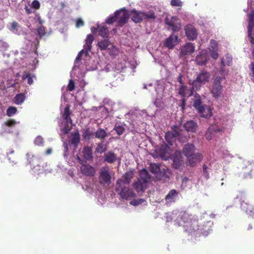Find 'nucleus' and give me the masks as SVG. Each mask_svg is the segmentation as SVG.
<instances>
[{
	"label": "nucleus",
	"instance_id": "1",
	"mask_svg": "<svg viewBox=\"0 0 254 254\" xmlns=\"http://www.w3.org/2000/svg\"><path fill=\"white\" fill-rule=\"evenodd\" d=\"M123 180L120 179L117 181L116 190L121 196L122 199H128V198L135 196V193L131 189L126 187L123 184Z\"/></svg>",
	"mask_w": 254,
	"mask_h": 254
},
{
	"label": "nucleus",
	"instance_id": "2",
	"mask_svg": "<svg viewBox=\"0 0 254 254\" xmlns=\"http://www.w3.org/2000/svg\"><path fill=\"white\" fill-rule=\"evenodd\" d=\"M210 77V74L209 72L203 70L199 72L195 79L190 80L189 84L195 87L196 90H199L202 85H204L209 81Z\"/></svg>",
	"mask_w": 254,
	"mask_h": 254
},
{
	"label": "nucleus",
	"instance_id": "3",
	"mask_svg": "<svg viewBox=\"0 0 254 254\" xmlns=\"http://www.w3.org/2000/svg\"><path fill=\"white\" fill-rule=\"evenodd\" d=\"M149 169L150 172L154 174L156 178L159 179L168 177L167 175L168 169L167 167L165 166L162 167L160 164L150 163Z\"/></svg>",
	"mask_w": 254,
	"mask_h": 254
},
{
	"label": "nucleus",
	"instance_id": "4",
	"mask_svg": "<svg viewBox=\"0 0 254 254\" xmlns=\"http://www.w3.org/2000/svg\"><path fill=\"white\" fill-rule=\"evenodd\" d=\"M99 182L103 186H108L111 183V175L107 167L101 168L99 176Z\"/></svg>",
	"mask_w": 254,
	"mask_h": 254
},
{
	"label": "nucleus",
	"instance_id": "5",
	"mask_svg": "<svg viewBox=\"0 0 254 254\" xmlns=\"http://www.w3.org/2000/svg\"><path fill=\"white\" fill-rule=\"evenodd\" d=\"M177 16H173L170 18L167 17L165 19V23L169 27L168 29L173 32H178L182 28L181 23Z\"/></svg>",
	"mask_w": 254,
	"mask_h": 254
},
{
	"label": "nucleus",
	"instance_id": "6",
	"mask_svg": "<svg viewBox=\"0 0 254 254\" xmlns=\"http://www.w3.org/2000/svg\"><path fill=\"white\" fill-rule=\"evenodd\" d=\"M225 79V76H216L214 78L211 89V93L214 96L218 97L221 94L222 92V86L221 82L222 80Z\"/></svg>",
	"mask_w": 254,
	"mask_h": 254
},
{
	"label": "nucleus",
	"instance_id": "7",
	"mask_svg": "<svg viewBox=\"0 0 254 254\" xmlns=\"http://www.w3.org/2000/svg\"><path fill=\"white\" fill-rule=\"evenodd\" d=\"M115 12L117 15L118 25L122 27L128 21L129 17L128 11L125 8H122L116 11Z\"/></svg>",
	"mask_w": 254,
	"mask_h": 254
},
{
	"label": "nucleus",
	"instance_id": "8",
	"mask_svg": "<svg viewBox=\"0 0 254 254\" xmlns=\"http://www.w3.org/2000/svg\"><path fill=\"white\" fill-rule=\"evenodd\" d=\"M195 46L191 43H187L181 49L180 57H183L191 54L194 52Z\"/></svg>",
	"mask_w": 254,
	"mask_h": 254
},
{
	"label": "nucleus",
	"instance_id": "9",
	"mask_svg": "<svg viewBox=\"0 0 254 254\" xmlns=\"http://www.w3.org/2000/svg\"><path fill=\"white\" fill-rule=\"evenodd\" d=\"M186 36L190 40H193L197 36L196 28L191 24H188L185 28Z\"/></svg>",
	"mask_w": 254,
	"mask_h": 254
},
{
	"label": "nucleus",
	"instance_id": "10",
	"mask_svg": "<svg viewBox=\"0 0 254 254\" xmlns=\"http://www.w3.org/2000/svg\"><path fill=\"white\" fill-rule=\"evenodd\" d=\"M209 60V56L206 50H202L196 56L195 61L197 64L199 65H204Z\"/></svg>",
	"mask_w": 254,
	"mask_h": 254
},
{
	"label": "nucleus",
	"instance_id": "11",
	"mask_svg": "<svg viewBox=\"0 0 254 254\" xmlns=\"http://www.w3.org/2000/svg\"><path fill=\"white\" fill-rule=\"evenodd\" d=\"M194 90H196V87L193 85L190 88L186 85H182L179 88L178 93L183 97H189L193 94Z\"/></svg>",
	"mask_w": 254,
	"mask_h": 254
},
{
	"label": "nucleus",
	"instance_id": "12",
	"mask_svg": "<svg viewBox=\"0 0 254 254\" xmlns=\"http://www.w3.org/2000/svg\"><path fill=\"white\" fill-rule=\"evenodd\" d=\"M203 158V155L200 153H196L187 158V161L190 166L194 167L197 163L200 162Z\"/></svg>",
	"mask_w": 254,
	"mask_h": 254
},
{
	"label": "nucleus",
	"instance_id": "13",
	"mask_svg": "<svg viewBox=\"0 0 254 254\" xmlns=\"http://www.w3.org/2000/svg\"><path fill=\"white\" fill-rule=\"evenodd\" d=\"M81 173L86 176L92 177L95 174V169L89 164H83L80 167Z\"/></svg>",
	"mask_w": 254,
	"mask_h": 254
},
{
	"label": "nucleus",
	"instance_id": "14",
	"mask_svg": "<svg viewBox=\"0 0 254 254\" xmlns=\"http://www.w3.org/2000/svg\"><path fill=\"white\" fill-rule=\"evenodd\" d=\"M254 27V10H252L249 14V22L248 26V36L251 38L252 41L254 39L252 37L253 29Z\"/></svg>",
	"mask_w": 254,
	"mask_h": 254
},
{
	"label": "nucleus",
	"instance_id": "15",
	"mask_svg": "<svg viewBox=\"0 0 254 254\" xmlns=\"http://www.w3.org/2000/svg\"><path fill=\"white\" fill-rule=\"evenodd\" d=\"M178 37L173 34L166 40L164 45L169 49H172L178 43Z\"/></svg>",
	"mask_w": 254,
	"mask_h": 254
},
{
	"label": "nucleus",
	"instance_id": "16",
	"mask_svg": "<svg viewBox=\"0 0 254 254\" xmlns=\"http://www.w3.org/2000/svg\"><path fill=\"white\" fill-rule=\"evenodd\" d=\"M129 14L131 20L135 23H139L143 21L142 11H138L133 9L130 11Z\"/></svg>",
	"mask_w": 254,
	"mask_h": 254
},
{
	"label": "nucleus",
	"instance_id": "17",
	"mask_svg": "<svg viewBox=\"0 0 254 254\" xmlns=\"http://www.w3.org/2000/svg\"><path fill=\"white\" fill-rule=\"evenodd\" d=\"M196 148L193 144L188 143L185 145L182 152L187 158L194 153Z\"/></svg>",
	"mask_w": 254,
	"mask_h": 254
},
{
	"label": "nucleus",
	"instance_id": "18",
	"mask_svg": "<svg viewBox=\"0 0 254 254\" xmlns=\"http://www.w3.org/2000/svg\"><path fill=\"white\" fill-rule=\"evenodd\" d=\"M241 208L247 213L251 214L252 213L254 214V208L253 206L251 205L246 199L243 200L241 202Z\"/></svg>",
	"mask_w": 254,
	"mask_h": 254
},
{
	"label": "nucleus",
	"instance_id": "19",
	"mask_svg": "<svg viewBox=\"0 0 254 254\" xmlns=\"http://www.w3.org/2000/svg\"><path fill=\"white\" fill-rule=\"evenodd\" d=\"M185 129L188 132H195L198 127L197 123L193 120L187 121L184 125Z\"/></svg>",
	"mask_w": 254,
	"mask_h": 254
},
{
	"label": "nucleus",
	"instance_id": "20",
	"mask_svg": "<svg viewBox=\"0 0 254 254\" xmlns=\"http://www.w3.org/2000/svg\"><path fill=\"white\" fill-rule=\"evenodd\" d=\"M132 187L137 192H143L147 188V184L141 180L137 179L133 182Z\"/></svg>",
	"mask_w": 254,
	"mask_h": 254
},
{
	"label": "nucleus",
	"instance_id": "21",
	"mask_svg": "<svg viewBox=\"0 0 254 254\" xmlns=\"http://www.w3.org/2000/svg\"><path fill=\"white\" fill-rule=\"evenodd\" d=\"M104 161L108 163H113L117 160V156L113 152L110 151L104 153Z\"/></svg>",
	"mask_w": 254,
	"mask_h": 254
},
{
	"label": "nucleus",
	"instance_id": "22",
	"mask_svg": "<svg viewBox=\"0 0 254 254\" xmlns=\"http://www.w3.org/2000/svg\"><path fill=\"white\" fill-rule=\"evenodd\" d=\"M94 132L93 130L90 127H87L82 130V136L83 139L85 141H89L91 139L94 138Z\"/></svg>",
	"mask_w": 254,
	"mask_h": 254
},
{
	"label": "nucleus",
	"instance_id": "23",
	"mask_svg": "<svg viewBox=\"0 0 254 254\" xmlns=\"http://www.w3.org/2000/svg\"><path fill=\"white\" fill-rule=\"evenodd\" d=\"M198 112L201 115V117L205 118H209L212 116L211 109L205 105H203Z\"/></svg>",
	"mask_w": 254,
	"mask_h": 254
},
{
	"label": "nucleus",
	"instance_id": "24",
	"mask_svg": "<svg viewBox=\"0 0 254 254\" xmlns=\"http://www.w3.org/2000/svg\"><path fill=\"white\" fill-rule=\"evenodd\" d=\"M178 195V192L176 190H171L166 196L165 200L167 203L175 202Z\"/></svg>",
	"mask_w": 254,
	"mask_h": 254
},
{
	"label": "nucleus",
	"instance_id": "25",
	"mask_svg": "<svg viewBox=\"0 0 254 254\" xmlns=\"http://www.w3.org/2000/svg\"><path fill=\"white\" fill-rule=\"evenodd\" d=\"M94 40V38L92 34H89L87 35L85 40V45L84 46L86 54H87L88 52L91 51L92 43Z\"/></svg>",
	"mask_w": 254,
	"mask_h": 254
},
{
	"label": "nucleus",
	"instance_id": "26",
	"mask_svg": "<svg viewBox=\"0 0 254 254\" xmlns=\"http://www.w3.org/2000/svg\"><path fill=\"white\" fill-rule=\"evenodd\" d=\"M107 136V133L106 131L102 128H98L95 132H94V137L98 139H104Z\"/></svg>",
	"mask_w": 254,
	"mask_h": 254
},
{
	"label": "nucleus",
	"instance_id": "27",
	"mask_svg": "<svg viewBox=\"0 0 254 254\" xmlns=\"http://www.w3.org/2000/svg\"><path fill=\"white\" fill-rule=\"evenodd\" d=\"M143 20L150 21L154 20L156 17L155 12L153 10H149L147 12L142 11Z\"/></svg>",
	"mask_w": 254,
	"mask_h": 254
},
{
	"label": "nucleus",
	"instance_id": "28",
	"mask_svg": "<svg viewBox=\"0 0 254 254\" xmlns=\"http://www.w3.org/2000/svg\"><path fill=\"white\" fill-rule=\"evenodd\" d=\"M83 156L86 160H90L93 158L92 150L88 146L84 147L82 150Z\"/></svg>",
	"mask_w": 254,
	"mask_h": 254
},
{
	"label": "nucleus",
	"instance_id": "29",
	"mask_svg": "<svg viewBox=\"0 0 254 254\" xmlns=\"http://www.w3.org/2000/svg\"><path fill=\"white\" fill-rule=\"evenodd\" d=\"M159 153L162 158L168 157L170 153V148L166 144H163L159 149Z\"/></svg>",
	"mask_w": 254,
	"mask_h": 254
},
{
	"label": "nucleus",
	"instance_id": "30",
	"mask_svg": "<svg viewBox=\"0 0 254 254\" xmlns=\"http://www.w3.org/2000/svg\"><path fill=\"white\" fill-rule=\"evenodd\" d=\"M80 141V135L78 131L75 132L71 134V138L69 141L70 144L73 145L74 147H77Z\"/></svg>",
	"mask_w": 254,
	"mask_h": 254
},
{
	"label": "nucleus",
	"instance_id": "31",
	"mask_svg": "<svg viewBox=\"0 0 254 254\" xmlns=\"http://www.w3.org/2000/svg\"><path fill=\"white\" fill-rule=\"evenodd\" d=\"M232 61V59L230 57L228 56H226L225 57V59L222 58L221 59V65H220V71L221 73H224L225 72V70L224 69V66L226 64L228 65H230V64L231 63Z\"/></svg>",
	"mask_w": 254,
	"mask_h": 254
},
{
	"label": "nucleus",
	"instance_id": "32",
	"mask_svg": "<svg viewBox=\"0 0 254 254\" xmlns=\"http://www.w3.org/2000/svg\"><path fill=\"white\" fill-rule=\"evenodd\" d=\"M139 176L140 178L138 179L141 180L144 183L146 184L150 179V177L149 175L148 172L145 169H143L140 171Z\"/></svg>",
	"mask_w": 254,
	"mask_h": 254
},
{
	"label": "nucleus",
	"instance_id": "33",
	"mask_svg": "<svg viewBox=\"0 0 254 254\" xmlns=\"http://www.w3.org/2000/svg\"><path fill=\"white\" fill-rule=\"evenodd\" d=\"M133 176L134 173L132 171H130L126 173L123 176V177L124 178V180H123V184H125V185H126V184H129L131 179L133 178Z\"/></svg>",
	"mask_w": 254,
	"mask_h": 254
},
{
	"label": "nucleus",
	"instance_id": "34",
	"mask_svg": "<svg viewBox=\"0 0 254 254\" xmlns=\"http://www.w3.org/2000/svg\"><path fill=\"white\" fill-rule=\"evenodd\" d=\"M110 45V42L108 39H104L98 43V46L101 50H105Z\"/></svg>",
	"mask_w": 254,
	"mask_h": 254
},
{
	"label": "nucleus",
	"instance_id": "35",
	"mask_svg": "<svg viewBox=\"0 0 254 254\" xmlns=\"http://www.w3.org/2000/svg\"><path fill=\"white\" fill-rule=\"evenodd\" d=\"M98 34L103 38H107L109 36V30L107 27L106 26L101 27L99 29Z\"/></svg>",
	"mask_w": 254,
	"mask_h": 254
},
{
	"label": "nucleus",
	"instance_id": "36",
	"mask_svg": "<svg viewBox=\"0 0 254 254\" xmlns=\"http://www.w3.org/2000/svg\"><path fill=\"white\" fill-rule=\"evenodd\" d=\"M166 141L171 145H172L173 142L176 140V138L173 136L171 131H168L165 134Z\"/></svg>",
	"mask_w": 254,
	"mask_h": 254
},
{
	"label": "nucleus",
	"instance_id": "37",
	"mask_svg": "<svg viewBox=\"0 0 254 254\" xmlns=\"http://www.w3.org/2000/svg\"><path fill=\"white\" fill-rule=\"evenodd\" d=\"M25 99V96L23 93H19L17 94L14 99V103L16 104L19 105L22 103Z\"/></svg>",
	"mask_w": 254,
	"mask_h": 254
},
{
	"label": "nucleus",
	"instance_id": "38",
	"mask_svg": "<svg viewBox=\"0 0 254 254\" xmlns=\"http://www.w3.org/2000/svg\"><path fill=\"white\" fill-rule=\"evenodd\" d=\"M193 106L198 111L203 105H202V102L200 96L195 97L194 100Z\"/></svg>",
	"mask_w": 254,
	"mask_h": 254
},
{
	"label": "nucleus",
	"instance_id": "39",
	"mask_svg": "<svg viewBox=\"0 0 254 254\" xmlns=\"http://www.w3.org/2000/svg\"><path fill=\"white\" fill-rule=\"evenodd\" d=\"M172 131H171V133H172V134L174 136H175V137H176V138H178V139L180 141H182V140L180 137V132L181 130L180 129V127H179L174 126L172 127Z\"/></svg>",
	"mask_w": 254,
	"mask_h": 254
},
{
	"label": "nucleus",
	"instance_id": "40",
	"mask_svg": "<svg viewBox=\"0 0 254 254\" xmlns=\"http://www.w3.org/2000/svg\"><path fill=\"white\" fill-rule=\"evenodd\" d=\"M180 218L185 223L189 222L191 220V215L183 212L180 214Z\"/></svg>",
	"mask_w": 254,
	"mask_h": 254
},
{
	"label": "nucleus",
	"instance_id": "41",
	"mask_svg": "<svg viewBox=\"0 0 254 254\" xmlns=\"http://www.w3.org/2000/svg\"><path fill=\"white\" fill-rule=\"evenodd\" d=\"M114 130L119 135H121L125 132V128L123 126L116 124L114 126Z\"/></svg>",
	"mask_w": 254,
	"mask_h": 254
},
{
	"label": "nucleus",
	"instance_id": "42",
	"mask_svg": "<svg viewBox=\"0 0 254 254\" xmlns=\"http://www.w3.org/2000/svg\"><path fill=\"white\" fill-rule=\"evenodd\" d=\"M106 149V145L104 144L103 141H101L97 144L96 151L101 154L104 152Z\"/></svg>",
	"mask_w": 254,
	"mask_h": 254
},
{
	"label": "nucleus",
	"instance_id": "43",
	"mask_svg": "<svg viewBox=\"0 0 254 254\" xmlns=\"http://www.w3.org/2000/svg\"><path fill=\"white\" fill-rule=\"evenodd\" d=\"M22 79L23 80L27 79V83L29 85H31L33 82L32 76L30 73L26 72H24L22 77Z\"/></svg>",
	"mask_w": 254,
	"mask_h": 254
},
{
	"label": "nucleus",
	"instance_id": "44",
	"mask_svg": "<svg viewBox=\"0 0 254 254\" xmlns=\"http://www.w3.org/2000/svg\"><path fill=\"white\" fill-rule=\"evenodd\" d=\"M71 112L70 110V106L67 105L64 109L62 117L64 120L67 119V118L70 117V115H71Z\"/></svg>",
	"mask_w": 254,
	"mask_h": 254
},
{
	"label": "nucleus",
	"instance_id": "45",
	"mask_svg": "<svg viewBox=\"0 0 254 254\" xmlns=\"http://www.w3.org/2000/svg\"><path fill=\"white\" fill-rule=\"evenodd\" d=\"M170 4L172 6H177L181 9L182 7L183 2L181 0H171Z\"/></svg>",
	"mask_w": 254,
	"mask_h": 254
},
{
	"label": "nucleus",
	"instance_id": "46",
	"mask_svg": "<svg viewBox=\"0 0 254 254\" xmlns=\"http://www.w3.org/2000/svg\"><path fill=\"white\" fill-rule=\"evenodd\" d=\"M17 112V108L14 107H9L6 111V115L8 117H11L14 115Z\"/></svg>",
	"mask_w": 254,
	"mask_h": 254
},
{
	"label": "nucleus",
	"instance_id": "47",
	"mask_svg": "<svg viewBox=\"0 0 254 254\" xmlns=\"http://www.w3.org/2000/svg\"><path fill=\"white\" fill-rule=\"evenodd\" d=\"M118 21L117 15L116 14V12H115L114 15L113 16H111L109 17L106 20V22L108 24H113L114 22Z\"/></svg>",
	"mask_w": 254,
	"mask_h": 254
},
{
	"label": "nucleus",
	"instance_id": "48",
	"mask_svg": "<svg viewBox=\"0 0 254 254\" xmlns=\"http://www.w3.org/2000/svg\"><path fill=\"white\" fill-rule=\"evenodd\" d=\"M37 32L40 37L44 36L46 34L45 28L44 26H41L37 29Z\"/></svg>",
	"mask_w": 254,
	"mask_h": 254
},
{
	"label": "nucleus",
	"instance_id": "49",
	"mask_svg": "<svg viewBox=\"0 0 254 254\" xmlns=\"http://www.w3.org/2000/svg\"><path fill=\"white\" fill-rule=\"evenodd\" d=\"M210 49H212V50H218V44L215 40H211L210 42V48L209 49L210 51H211Z\"/></svg>",
	"mask_w": 254,
	"mask_h": 254
},
{
	"label": "nucleus",
	"instance_id": "50",
	"mask_svg": "<svg viewBox=\"0 0 254 254\" xmlns=\"http://www.w3.org/2000/svg\"><path fill=\"white\" fill-rule=\"evenodd\" d=\"M34 142L38 146H42L44 144V139L41 136H38L35 138Z\"/></svg>",
	"mask_w": 254,
	"mask_h": 254
},
{
	"label": "nucleus",
	"instance_id": "51",
	"mask_svg": "<svg viewBox=\"0 0 254 254\" xmlns=\"http://www.w3.org/2000/svg\"><path fill=\"white\" fill-rule=\"evenodd\" d=\"M207 130L208 131V132L209 131L210 132H211L212 133L214 134V133L216 132L219 131V129H218V127L216 125H211L208 127V128L207 129Z\"/></svg>",
	"mask_w": 254,
	"mask_h": 254
},
{
	"label": "nucleus",
	"instance_id": "52",
	"mask_svg": "<svg viewBox=\"0 0 254 254\" xmlns=\"http://www.w3.org/2000/svg\"><path fill=\"white\" fill-rule=\"evenodd\" d=\"M75 88L74 81L72 79H70L67 87V90L69 91H73Z\"/></svg>",
	"mask_w": 254,
	"mask_h": 254
},
{
	"label": "nucleus",
	"instance_id": "53",
	"mask_svg": "<svg viewBox=\"0 0 254 254\" xmlns=\"http://www.w3.org/2000/svg\"><path fill=\"white\" fill-rule=\"evenodd\" d=\"M31 6L35 9H38L40 7V3L38 0H34L32 2Z\"/></svg>",
	"mask_w": 254,
	"mask_h": 254
},
{
	"label": "nucleus",
	"instance_id": "54",
	"mask_svg": "<svg viewBox=\"0 0 254 254\" xmlns=\"http://www.w3.org/2000/svg\"><path fill=\"white\" fill-rule=\"evenodd\" d=\"M145 201L144 199L140 198L131 201L130 204L133 205H137L143 203Z\"/></svg>",
	"mask_w": 254,
	"mask_h": 254
},
{
	"label": "nucleus",
	"instance_id": "55",
	"mask_svg": "<svg viewBox=\"0 0 254 254\" xmlns=\"http://www.w3.org/2000/svg\"><path fill=\"white\" fill-rule=\"evenodd\" d=\"M84 21L82 20L81 18H78L76 19L75 24L76 28H79L80 27H82L84 25Z\"/></svg>",
	"mask_w": 254,
	"mask_h": 254
},
{
	"label": "nucleus",
	"instance_id": "56",
	"mask_svg": "<svg viewBox=\"0 0 254 254\" xmlns=\"http://www.w3.org/2000/svg\"><path fill=\"white\" fill-rule=\"evenodd\" d=\"M182 161H180L179 160H177L176 159L174 158L173 160V165L174 167L176 168H179L181 164Z\"/></svg>",
	"mask_w": 254,
	"mask_h": 254
},
{
	"label": "nucleus",
	"instance_id": "57",
	"mask_svg": "<svg viewBox=\"0 0 254 254\" xmlns=\"http://www.w3.org/2000/svg\"><path fill=\"white\" fill-rule=\"evenodd\" d=\"M211 52L210 53V56L214 60H216L218 58V54L217 53V50H211Z\"/></svg>",
	"mask_w": 254,
	"mask_h": 254
},
{
	"label": "nucleus",
	"instance_id": "58",
	"mask_svg": "<svg viewBox=\"0 0 254 254\" xmlns=\"http://www.w3.org/2000/svg\"><path fill=\"white\" fill-rule=\"evenodd\" d=\"M15 124L16 122L14 120H9L5 123L6 126L8 127L14 126L15 125Z\"/></svg>",
	"mask_w": 254,
	"mask_h": 254
},
{
	"label": "nucleus",
	"instance_id": "59",
	"mask_svg": "<svg viewBox=\"0 0 254 254\" xmlns=\"http://www.w3.org/2000/svg\"><path fill=\"white\" fill-rule=\"evenodd\" d=\"M207 167L205 164H203V172L204 173V176L206 179L209 178V174L207 172Z\"/></svg>",
	"mask_w": 254,
	"mask_h": 254
},
{
	"label": "nucleus",
	"instance_id": "60",
	"mask_svg": "<svg viewBox=\"0 0 254 254\" xmlns=\"http://www.w3.org/2000/svg\"><path fill=\"white\" fill-rule=\"evenodd\" d=\"M213 135H214V134L213 133H212L211 132H210L209 131L208 132V131H207V130L206 131L205 137H206V139L211 140Z\"/></svg>",
	"mask_w": 254,
	"mask_h": 254
},
{
	"label": "nucleus",
	"instance_id": "61",
	"mask_svg": "<svg viewBox=\"0 0 254 254\" xmlns=\"http://www.w3.org/2000/svg\"><path fill=\"white\" fill-rule=\"evenodd\" d=\"M85 51V50H81L79 53L78 54L76 59H75V62H77L78 61H80L81 60V58L82 55V53Z\"/></svg>",
	"mask_w": 254,
	"mask_h": 254
},
{
	"label": "nucleus",
	"instance_id": "62",
	"mask_svg": "<svg viewBox=\"0 0 254 254\" xmlns=\"http://www.w3.org/2000/svg\"><path fill=\"white\" fill-rule=\"evenodd\" d=\"M71 126L70 127H68V126L66 125V126H65L64 127L63 130L65 134H67L70 131V130L71 129Z\"/></svg>",
	"mask_w": 254,
	"mask_h": 254
},
{
	"label": "nucleus",
	"instance_id": "63",
	"mask_svg": "<svg viewBox=\"0 0 254 254\" xmlns=\"http://www.w3.org/2000/svg\"><path fill=\"white\" fill-rule=\"evenodd\" d=\"M185 105H186V99L184 98H183L181 100V104L180 105L181 107V109L182 110H184L185 109Z\"/></svg>",
	"mask_w": 254,
	"mask_h": 254
},
{
	"label": "nucleus",
	"instance_id": "64",
	"mask_svg": "<svg viewBox=\"0 0 254 254\" xmlns=\"http://www.w3.org/2000/svg\"><path fill=\"white\" fill-rule=\"evenodd\" d=\"M249 40H250V42L251 43V44L252 45V55L254 57V39L253 40V41H251L252 39H251V38H249Z\"/></svg>",
	"mask_w": 254,
	"mask_h": 254
}]
</instances>
